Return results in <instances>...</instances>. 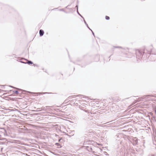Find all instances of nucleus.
Masks as SVG:
<instances>
[{
    "label": "nucleus",
    "mask_w": 156,
    "mask_h": 156,
    "mask_svg": "<svg viewBox=\"0 0 156 156\" xmlns=\"http://www.w3.org/2000/svg\"><path fill=\"white\" fill-rule=\"evenodd\" d=\"M143 52L140 50H137L136 51V58L138 59L141 58L143 55Z\"/></svg>",
    "instance_id": "obj_1"
},
{
    "label": "nucleus",
    "mask_w": 156,
    "mask_h": 156,
    "mask_svg": "<svg viewBox=\"0 0 156 156\" xmlns=\"http://www.w3.org/2000/svg\"><path fill=\"white\" fill-rule=\"evenodd\" d=\"M25 60V61H27V59H26L24 58H18L17 60V61L20 62H21L22 63H23L24 64H26V62H24V61H22V60Z\"/></svg>",
    "instance_id": "obj_2"
},
{
    "label": "nucleus",
    "mask_w": 156,
    "mask_h": 156,
    "mask_svg": "<svg viewBox=\"0 0 156 156\" xmlns=\"http://www.w3.org/2000/svg\"><path fill=\"white\" fill-rule=\"evenodd\" d=\"M81 95H81L80 94V95H78L77 96H81ZM76 96V95H72L71 96H70L66 99V101H70L72 98H75Z\"/></svg>",
    "instance_id": "obj_3"
},
{
    "label": "nucleus",
    "mask_w": 156,
    "mask_h": 156,
    "mask_svg": "<svg viewBox=\"0 0 156 156\" xmlns=\"http://www.w3.org/2000/svg\"><path fill=\"white\" fill-rule=\"evenodd\" d=\"M151 96H152V95H144L143 97H142L139 98V101L140 100H141V99H143L144 98H147V97H151Z\"/></svg>",
    "instance_id": "obj_4"
},
{
    "label": "nucleus",
    "mask_w": 156,
    "mask_h": 156,
    "mask_svg": "<svg viewBox=\"0 0 156 156\" xmlns=\"http://www.w3.org/2000/svg\"><path fill=\"white\" fill-rule=\"evenodd\" d=\"M133 145H135L137 144L138 140L136 138H134L133 139Z\"/></svg>",
    "instance_id": "obj_5"
},
{
    "label": "nucleus",
    "mask_w": 156,
    "mask_h": 156,
    "mask_svg": "<svg viewBox=\"0 0 156 156\" xmlns=\"http://www.w3.org/2000/svg\"><path fill=\"white\" fill-rule=\"evenodd\" d=\"M84 107H83L82 106H80V108L81 110H83L85 112H86L89 113L90 112L88 110H86L84 108Z\"/></svg>",
    "instance_id": "obj_6"
},
{
    "label": "nucleus",
    "mask_w": 156,
    "mask_h": 156,
    "mask_svg": "<svg viewBox=\"0 0 156 156\" xmlns=\"http://www.w3.org/2000/svg\"><path fill=\"white\" fill-rule=\"evenodd\" d=\"M149 54L150 55H152L151 56V57L156 58V54L153 53L152 51H151L149 53Z\"/></svg>",
    "instance_id": "obj_7"
},
{
    "label": "nucleus",
    "mask_w": 156,
    "mask_h": 156,
    "mask_svg": "<svg viewBox=\"0 0 156 156\" xmlns=\"http://www.w3.org/2000/svg\"><path fill=\"white\" fill-rule=\"evenodd\" d=\"M44 34V31L42 30V29H41L40 30H39V34H40V36L41 37V36H42Z\"/></svg>",
    "instance_id": "obj_8"
},
{
    "label": "nucleus",
    "mask_w": 156,
    "mask_h": 156,
    "mask_svg": "<svg viewBox=\"0 0 156 156\" xmlns=\"http://www.w3.org/2000/svg\"><path fill=\"white\" fill-rule=\"evenodd\" d=\"M84 147H86V148H87V149L88 150V151H91L92 150V148L91 147H90L89 146H84Z\"/></svg>",
    "instance_id": "obj_9"
},
{
    "label": "nucleus",
    "mask_w": 156,
    "mask_h": 156,
    "mask_svg": "<svg viewBox=\"0 0 156 156\" xmlns=\"http://www.w3.org/2000/svg\"><path fill=\"white\" fill-rule=\"evenodd\" d=\"M28 93H31V94H47L48 93L47 92H45V93H33V92H30V91H28Z\"/></svg>",
    "instance_id": "obj_10"
},
{
    "label": "nucleus",
    "mask_w": 156,
    "mask_h": 156,
    "mask_svg": "<svg viewBox=\"0 0 156 156\" xmlns=\"http://www.w3.org/2000/svg\"><path fill=\"white\" fill-rule=\"evenodd\" d=\"M95 61L97 62L99 60V57L98 55H96L95 57Z\"/></svg>",
    "instance_id": "obj_11"
},
{
    "label": "nucleus",
    "mask_w": 156,
    "mask_h": 156,
    "mask_svg": "<svg viewBox=\"0 0 156 156\" xmlns=\"http://www.w3.org/2000/svg\"><path fill=\"white\" fill-rule=\"evenodd\" d=\"M26 62V64H33V62L31 61H27Z\"/></svg>",
    "instance_id": "obj_12"
},
{
    "label": "nucleus",
    "mask_w": 156,
    "mask_h": 156,
    "mask_svg": "<svg viewBox=\"0 0 156 156\" xmlns=\"http://www.w3.org/2000/svg\"><path fill=\"white\" fill-rule=\"evenodd\" d=\"M55 145L57 146H59V147H58V148H61L62 147L61 146L60 144L58 143H55Z\"/></svg>",
    "instance_id": "obj_13"
},
{
    "label": "nucleus",
    "mask_w": 156,
    "mask_h": 156,
    "mask_svg": "<svg viewBox=\"0 0 156 156\" xmlns=\"http://www.w3.org/2000/svg\"><path fill=\"white\" fill-rule=\"evenodd\" d=\"M83 19V21L84 22V23L85 24H86V26H87V28H89V26H88V24H87V23L86 21H85V20L84 19Z\"/></svg>",
    "instance_id": "obj_14"
},
{
    "label": "nucleus",
    "mask_w": 156,
    "mask_h": 156,
    "mask_svg": "<svg viewBox=\"0 0 156 156\" xmlns=\"http://www.w3.org/2000/svg\"><path fill=\"white\" fill-rule=\"evenodd\" d=\"M77 14L79 15L82 18H83V19H84V18L82 16H81V15L79 13L78 11V10H77Z\"/></svg>",
    "instance_id": "obj_15"
},
{
    "label": "nucleus",
    "mask_w": 156,
    "mask_h": 156,
    "mask_svg": "<svg viewBox=\"0 0 156 156\" xmlns=\"http://www.w3.org/2000/svg\"><path fill=\"white\" fill-rule=\"evenodd\" d=\"M59 11H63L64 12H65L66 13H67V12L66 11H65L63 9H59Z\"/></svg>",
    "instance_id": "obj_16"
},
{
    "label": "nucleus",
    "mask_w": 156,
    "mask_h": 156,
    "mask_svg": "<svg viewBox=\"0 0 156 156\" xmlns=\"http://www.w3.org/2000/svg\"><path fill=\"white\" fill-rule=\"evenodd\" d=\"M105 18L106 20H109L110 17L108 16H106L105 17Z\"/></svg>",
    "instance_id": "obj_17"
},
{
    "label": "nucleus",
    "mask_w": 156,
    "mask_h": 156,
    "mask_svg": "<svg viewBox=\"0 0 156 156\" xmlns=\"http://www.w3.org/2000/svg\"><path fill=\"white\" fill-rule=\"evenodd\" d=\"M113 48H122V47L120 46H114Z\"/></svg>",
    "instance_id": "obj_18"
},
{
    "label": "nucleus",
    "mask_w": 156,
    "mask_h": 156,
    "mask_svg": "<svg viewBox=\"0 0 156 156\" xmlns=\"http://www.w3.org/2000/svg\"><path fill=\"white\" fill-rule=\"evenodd\" d=\"M13 92L16 94H18L19 93V92L18 90H15L13 91Z\"/></svg>",
    "instance_id": "obj_19"
},
{
    "label": "nucleus",
    "mask_w": 156,
    "mask_h": 156,
    "mask_svg": "<svg viewBox=\"0 0 156 156\" xmlns=\"http://www.w3.org/2000/svg\"><path fill=\"white\" fill-rule=\"evenodd\" d=\"M104 155L105 156H108V154L106 152H105Z\"/></svg>",
    "instance_id": "obj_20"
},
{
    "label": "nucleus",
    "mask_w": 156,
    "mask_h": 156,
    "mask_svg": "<svg viewBox=\"0 0 156 156\" xmlns=\"http://www.w3.org/2000/svg\"><path fill=\"white\" fill-rule=\"evenodd\" d=\"M42 109V108H38L37 109V110L38 111H40Z\"/></svg>",
    "instance_id": "obj_21"
},
{
    "label": "nucleus",
    "mask_w": 156,
    "mask_h": 156,
    "mask_svg": "<svg viewBox=\"0 0 156 156\" xmlns=\"http://www.w3.org/2000/svg\"><path fill=\"white\" fill-rule=\"evenodd\" d=\"M76 8L77 10H78V5H77L76 6Z\"/></svg>",
    "instance_id": "obj_22"
},
{
    "label": "nucleus",
    "mask_w": 156,
    "mask_h": 156,
    "mask_svg": "<svg viewBox=\"0 0 156 156\" xmlns=\"http://www.w3.org/2000/svg\"><path fill=\"white\" fill-rule=\"evenodd\" d=\"M92 32L94 36V33L93 32V31H92Z\"/></svg>",
    "instance_id": "obj_23"
},
{
    "label": "nucleus",
    "mask_w": 156,
    "mask_h": 156,
    "mask_svg": "<svg viewBox=\"0 0 156 156\" xmlns=\"http://www.w3.org/2000/svg\"><path fill=\"white\" fill-rule=\"evenodd\" d=\"M151 60L152 61H154L155 60V59H152Z\"/></svg>",
    "instance_id": "obj_24"
},
{
    "label": "nucleus",
    "mask_w": 156,
    "mask_h": 156,
    "mask_svg": "<svg viewBox=\"0 0 156 156\" xmlns=\"http://www.w3.org/2000/svg\"><path fill=\"white\" fill-rule=\"evenodd\" d=\"M70 5H68L67 6H66V8H67V7L68 6H70Z\"/></svg>",
    "instance_id": "obj_25"
},
{
    "label": "nucleus",
    "mask_w": 156,
    "mask_h": 156,
    "mask_svg": "<svg viewBox=\"0 0 156 156\" xmlns=\"http://www.w3.org/2000/svg\"><path fill=\"white\" fill-rule=\"evenodd\" d=\"M89 30H91V31H92V30L89 28H88Z\"/></svg>",
    "instance_id": "obj_26"
},
{
    "label": "nucleus",
    "mask_w": 156,
    "mask_h": 156,
    "mask_svg": "<svg viewBox=\"0 0 156 156\" xmlns=\"http://www.w3.org/2000/svg\"><path fill=\"white\" fill-rule=\"evenodd\" d=\"M126 57H128V58H130V57H129V56H126Z\"/></svg>",
    "instance_id": "obj_27"
},
{
    "label": "nucleus",
    "mask_w": 156,
    "mask_h": 156,
    "mask_svg": "<svg viewBox=\"0 0 156 156\" xmlns=\"http://www.w3.org/2000/svg\"><path fill=\"white\" fill-rule=\"evenodd\" d=\"M60 140H61V139H59V140H58V141H60Z\"/></svg>",
    "instance_id": "obj_28"
},
{
    "label": "nucleus",
    "mask_w": 156,
    "mask_h": 156,
    "mask_svg": "<svg viewBox=\"0 0 156 156\" xmlns=\"http://www.w3.org/2000/svg\"><path fill=\"white\" fill-rule=\"evenodd\" d=\"M57 9V8H55L54 9H53V10H54V9Z\"/></svg>",
    "instance_id": "obj_29"
},
{
    "label": "nucleus",
    "mask_w": 156,
    "mask_h": 156,
    "mask_svg": "<svg viewBox=\"0 0 156 156\" xmlns=\"http://www.w3.org/2000/svg\"><path fill=\"white\" fill-rule=\"evenodd\" d=\"M10 87H12L14 88V87H12V86H10Z\"/></svg>",
    "instance_id": "obj_30"
},
{
    "label": "nucleus",
    "mask_w": 156,
    "mask_h": 156,
    "mask_svg": "<svg viewBox=\"0 0 156 156\" xmlns=\"http://www.w3.org/2000/svg\"><path fill=\"white\" fill-rule=\"evenodd\" d=\"M34 66H35V65H36V66H37V65H35V64H34Z\"/></svg>",
    "instance_id": "obj_31"
},
{
    "label": "nucleus",
    "mask_w": 156,
    "mask_h": 156,
    "mask_svg": "<svg viewBox=\"0 0 156 156\" xmlns=\"http://www.w3.org/2000/svg\"><path fill=\"white\" fill-rule=\"evenodd\" d=\"M152 156H154V155H152Z\"/></svg>",
    "instance_id": "obj_32"
}]
</instances>
